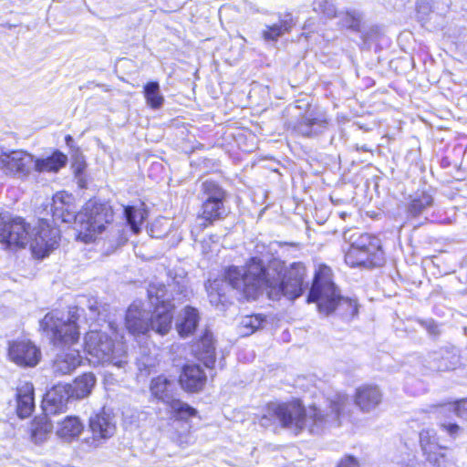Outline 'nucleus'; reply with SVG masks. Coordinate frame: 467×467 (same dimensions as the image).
<instances>
[{"mask_svg":"<svg viewBox=\"0 0 467 467\" xmlns=\"http://www.w3.org/2000/svg\"><path fill=\"white\" fill-rule=\"evenodd\" d=\"M383 398L382 391L375 385H363L357 389L354 401L363 412H371L378 408Z\"/></svg>","mask_w":467,"mask_h":467,"instance_id":"nucleus-14","label":"nucleus"},{"mask_svg":"<svg viewBox=\"0 0 467 467\" xmlns=\"http://www.w3.org/2000/svg\"><path fill=\"white\" fill-rule=\"evenodd\" d=\"M307 302L316 303L318 311L325 315L337 310L342 317L350 318L358 311L356 300L340 296L332 280V270L327 265H320L316 272Z\"/></svg>","mask_w":467,"mask_h":467,"instance_id":"nucleus-6","label":"nucleus"},{"mask_svg":"<svg viewBox=\"0 0 467 467\" xmlns=\"http://www.w3.org/2000/svg\"><path fill=\"white\" fill-rule=\"evenodd\" d=\"M198 311L191 306H186L181 314L177 324V330L182 337L191 335L197 327L199 323Z\"/></svg>","mask_w":467,"mask_h":467,"instance_id":"nucleus-26","label":"nucleus"},{"mask_svg":"<svg viewBox=\"0 0 467 467\" xmlns=\"http://www.w3.org/2000/svg\"><path fill=\"white\" fill-rule=\"evenodd\" d=\"M198 359L202 360L205 367L211 368L215 363V348L213 334L206 331L194 349Z\"/></svg>","mask_w":467,"mask_h":467,"instance_id":"nucleus-23","label":"nucleus"},{"mask_svg":"<svg viewBox=\"0 0 467 467\" xmlns=\"http://www.w3.org/2000/svg\"><path fill=\"white\" fill-rule=\"evenodd\" d=\"M360 21L361 15L355 10L347 12L341 18V24L343 26H346L347 28H350L355 31L358 30Z\"/></svg>","mask_w":467,"mask_h":467,"instance_id":"nucleus-35","label":"nucleus"},{"mask_svg":"<svg viewBox=\"0 0 467 467\" xmlns=\"http://www.w3.org/2000/svg\"><path fill=\"white\" fill-rule=\"evenodd\" d=\"M144 97L147 104L154 109H160L164 102L158 82H149L144 86Z\"/></svg>","mask_w":467,"mask_h":467,"instance_id":"nucleus-30","label":"nucleus"},{"mask_svg":"<svg viewBox=\"0 0 467 467\" xmlns=\"http://www.w3.org/2000/svg\"><path fill=\"white\" fill-rule=\"evenodd\" d=\"M16 412L24 419L29 417L35 409L34 386L30 382L21 383L16 389Z\"/></svg>","mask_w":467,"mask_h":467,"instance_id":"nucleus-21","label":"nucleus"},{"mask_svg":"<svg viewBox=\"0 0 467 467\" xmlns=\"http://www.w3.org/2000/svg\"><path fill=\"white\" fill-rule=\"evenodd\" d=\"M144 211L136 209L133 206H126L124 208V214L128 224L133 233L138 234L140 230V224L144 221Z\"/></svg>","mask_w":467,"mask_h":467,"instance_id":"nucleus-33","label":"nucleus"},{"mask_svg":"<svg viewBox=\"0 0 467 467\" xmlns=\"http://www.w3.org/2000/svg\"><path fill=\"white\" fill-rule=\"evenodd\" d=\"M225 215L226 210L223 202L203 201L201 213L197 217V227L202 230Z\"/></svg>","mask_w":467,"mask_h":467,"instance_id":"nucleus-20","label":"nucleus"},{"mask_svg":"<svg viewBox=\"0 0 467 467\" xmlns=\"http://www.w3.org/2000/svg\"><path fill=\"white\" fill-rule=\"evenodd\" d=\"M8 355L19 366L35 367L40 359V350L29 340L14 341L9 345Z\"/></svg>","mask_w":467,"mask_h":467,"instance_id":"nucleus-12","label":"nucleus"},{"mask_svg":"<svg viewBox=\"0 0 467 467\" xmlns=\"http://www.w3.org/2000/svg\"><path fill=\"white\" fill-rule=\"evenodd\" d=\"M427 363L429 368L435 371H445L453 368V367L449 363L448 358L438 353L430 355Z\"/></svg>","mask_w":467,"mask_h":467,"instance_id":"nucleus-34","label":"nucleus"},{"mask_svg":"<svg viewBox=\"0 0 467 467\" xmlns=\"http://www.w3.org/2000/svg\"><path fill=\"white\" fill-rule=\"evenodd\" d=\"M67 157L60 151H55L46 158H34L33 170L37 172H57L67 163Z\"/></svg>","mask_w":467,"mask_h":467,"instance_id":"nucleus-24","label":"nucleus"},{"mask_svg":"<svg viewBox=\"0 0 467 467\" xmlns=\"http://www.w3.org/2000/svg\"><path fill=\"white\" fill-rule=\"evenodd\" d=\"M202 193L203 201L224 202L226 197L225 191L214 181L206 180L202 183Z\"/></svg>","mask_w":467,"mask_h":467,"instance_id":"nucleus-28","label":"nucleus"},{"mask_svg":"<svg viewBox=\"0 0 467 467\" xmlns=\"http://www.w3.org/2000/svg\"><path fill=\"white\" fill-rule=\"evenodd\" d=\"M95 384V375L93 373H84L78 377L72 384H66L64 387L68 390L71 398L84 399L91 393Z\"/></svg>","mask_w":467,"mask_h":467,"instance_id":"nucleus-22","label":"nucleus"},{"mask_svg":"<svg viewBox=\"0 0 467 467\" xmlns=\"http://www.w3.org/2000/svg\"><path fill=\"white\" fill-rule=\"evenodd\" d=\"M452 408L458 417L467 419V399L456 401Z\"/></svg>","mask_w":467,"mask_h":467,"instance_id":"nucleus-39","label":"nucleus"},{"mask_svg":"<svg viewBox=\"0 0 467 467\" xmlns=\"http://www.w3.org/2000/svg\"><path fill=\"white\" fill-rule=\"evenodd\" d=\"M71 396L64 385H58L49 390L43 401V410L47 416L66 411Z\"/></svg>","mask_w":467,"mask_h":467,"instance_id":"nucleus-15","label":"nucleus"},{"mask_svg":"<svg viewBox=\"0 0 467 467\" xmlns=\"http://www.w3.org/2000/svg\"><path fill=\"white\" fill-rule=\"evenodd\" d=\"M89 429L95 440H106L114 434L116 426L112 417L103 411L90 417Z\"/></svg>","mask_w":467,"mask_h":467,"instance_id":"nucleus-18","label":"nucleus"},{"mask_svg":"<svg viewBox=\"0 0 467 467\" xmlns=\"http://www.w3.org/2000/svg\"><path fill=\"white\" fill-rule=\"evenodd\" d=\"M420 446L430 462L437 467L441 466V459L444 458V454L438 451L441 449L439 445V437L432 429L421 431L420 433Z\"/></svg>","mask_w":467,"mask_h":467,"instance_id":"nucleus-16","label":"nucleus"},{"mask_svg":"<svg viewBox=\"0 0 467 467\" xmlns=\"http://www.w3.org/2000/svg\"><path fill=\"white\" fill-rule=\"evenodd\" d=\"M33 166L34 156L25 150H11L0 155V170L6 175L25 179L33 171Z\"/></svg>","mask_w":467,"mask_h":467,"instance_id":"nucleus-11","label":"nucleus"},{"mask_svg":"<svg viewBox=\"0 0 467 467\" xmlns=\"http://www.w3.org/2000/svg\"><path fill=\"white\" fill-rule=\"evenodd\" d=\"M348 399L346 395H337L334 400L325 408L310 406L306 409L299 400H293L287 403L270 404L267 408V414L261 420V424L265 425V420L268 417L276 418L281 425L289 428L296 433L307 429L311 433H320L326 429L340 425V416Z\"/></svg>","mask_w":467,"mask_h":467,"instance_id":"nucleus-3","label":"nucleus"},{"mask_svg":"<svg viewBox=\"0 0 467 467\" xmlns=\"http://www.w3.org/2000/svg\"><path fill=\"white\" fill-rule=\"evenodd\" d=\"M58 240V229L51 227L46 219L39 220L30 233L24 219L0 217V244L4 248L24 247L29 244L32 253L44 258L57 247Z\"/></svg>","mask_w":467,"mask_h":467,"instance_id":"nucleus-4","label":"nucleus"},{"mask_svg":"<svg viewBox=\"0 0 467 467\" xmlns=\"http://www.w3.org/2000/svg\"><path fill=\"white\" fill-rule=\"evenodd\" d=\"M279 263H273L275 269H265L262 261L252 258L244 269L232 266L225 271L223 278L209 281L206 285L210 303L219 307H224L229 303V293L236 289L245 297L256 298L265 291L269 298L279 299L281 296L293 300L301 296L306 287L304 285L306 267L302 263H293L281 277L280 273L275 272Z\"/></svg>","mask_w":467,"mask_h":467,"instance_id":"nucleus-1","label":"nucleus"},{"mask_svg":"<svg viewBox=\"0 0 467 467\" xmlns=\"http://www.w3.org/2000/svg\"><path fill=\"white\" fill-rule=\"evenodd\" d=\"M78 318L77 308L69 310L67 314L51 312L44 317L40 326L50 335L54 345H73L79 338Z\"/></svg>","mask_w":467,"mask_h":467,"instance_id":"nucleus-9","label":"nucleus"},{"mask_svg":"<svg viewBox=\"0 0 467 467\" xmlns=\"http://www.w3.org/2000/svg\"><path fill=\"white\" fill-rule=\"evenodd\" d=\"M179 381L185 390L196 392L204 386L206 375L199 365H186L183 367Z\"/></svg>","mask_w":467,"mask_h":467,"instance_id":"nucleus-17","label":"nucleus"},{"mask_svg":"<svg viewBox=\"0 0 467 467\" xmlns=\"http://www.w3.org/2000/svg\"><path fill=\"white\" fill-rule=\"evenodd\" d=\"M337 467H360L358 460L352 456H346L338 462Z\"/></svg>","mask_w":467,"mask_h":467,"instance_id":"nucleus-42","label":"nucleus"},{"mask_svg":"<svg viewBox=\"0 0 467 467\" xmlns=\"http://www.w3.org/2000/svg\"><path fill=\"white\" fill-rule=\"evenodd\" d=\"M292 28V17L288 15L273 26H267L263 31V37L266 41H276L279 36Z\"/></svg>","mask_w":467,"mask_h":467,"instance_id":"nucleus-27","label":"nucleus"},{"mask_svg":"<svg viewBox=\"0 0 467 467\" xmlns=\"http://www.w3.org/2000/svg\"><path fill=\"white\" fill-rule=\"evenodd\" d=\"M419 323L430 335L436 336L439 334L438 324L433 319L420 320Z\"/></svg>","mask_w":467,"mask_h":467,"instance_id":"nucleus-40","label":"nucleus"},{"mask_svg":"<svg viewBox=\"0 0 467 467\" xmlns=\"http://www.w3.org/2000/svg\"><path fill=\"white\" fill-rule=\"evenodd\" d=\"M73 201V196L65 192H59L53 196L51 212L55 223L57 222L71 223L72 221L77 223L78 214H76Z\"/></svg>","mask_w":467,"mask_h":467,"instance_id":"nucleus-13","label":"nucleus"},{"mask_svg":"<svg viewBox=\"0 0 467 467\" xmlns=\"http://www.w3.org/2000/svg\"><path fill=\"white\" fill-rule=\"evenodd\" d=\"M263 322L264 318L260 315H254L244 317L242 319L241 324L244 328L247 329L245 333L248 334L253 333L260 328Z\"/></svg>","mask_w":467,"mask_h":467,"instance_id":"nucleus-37","label":"nucleus"},{"mask_svg":"<svg viewBox=\"0 0 467 467\" xmlns=\"http://www.w3.org/2000/svg\"><path fill=\"white\" fill-rule=\"evenodd\" d=\"M150 392L158 400L167 404L181 420L195 416L197 411L187 403L175 397L177 384L164 376H158L151 380Z\"/></svg>","mask_w":467,"mask_h":467,"instance_id":"nucleus-10","label":"nucleus"},{"mask_svg":"<svg viewBox=\"0 0 467 467\" xmlns=\"http://www.w3.org/2000/svg\"><path fill=\"white\" fill-rule=\"evenodd\" d=\"M87 307L89 311V318L99 321L106 320L109 316V306L99 302L94 297L87 299Z\"/></svg>","mask_w":467,"mask_h":467,"instance_id":"nucleus-32","label":"nucleus"},{"mask_svg":"<svg viewBox=\"0 0 467 467\" xmlns=\"http://www.w3.org/2000/svg\"><path fill=\"white\" fill-rule=\"evenodd\" d=\"M345 240L349 248L345 254V262L351 267L366 268L379 266L384 262L380 241L368 234L350 231L345 232Z\"/></svg>","mask_w":467,"mask_h":467,"instance_id":"nucleus-8","label":"nucleus"},{"mask_svg":"<svg viewBox=\"0 0 467 467\" xmlns=\"http://www.w3.org/2000/svg\"><path fill=\"white\" fill-rule=\"evenodd\" d=\"M441 428L453 439L458 437L462 432V428L456 423H441Z\"/></svg>","mask_w":467,"mask_h":467,"instance_id":"nucleus-41","label":"nucleus"},{"mask_svg":"<svg viewBox=\"0 0 467 467\" xmlns=\"http://www.w3.org/2000/svg\"><path fill=\"white\" fill-rule=\"evenodd\" d=\"M53 429L52 423L46 418L35 420L32 424L31 438L36 444L45 442L50 435Z\"/></svg>","mask_w":467,"mask_h":467,"instance_id":"nucleus-29","label":"nucleus"},{"mask_svg":"<svg viewBox=\"0 0 467 467\" xmlns=\"http://www.w3.org/2000/svg\"><path fill=\"white\" fill-rule=\"evenodd\" d=\"M168 286L160 282H151L148 287V298L154 307L150 317L139 304L133 303L127 310L125 325L130 333L144 335L152 330L161 336L166 335L171 328L174 301L181 302L189 297L186 275L182 274H168Z\"/></svg>","mask_w":467,"mask_h":467,"instance_id":"nucleus-2","label":"nucleus"},{"mask_svg":"<svg viewBox=\"0 0 467 467\" xmlns=\"http://www.w3.org/2000/svg\"><path fill=\"white\" fill-rule=\"evenodd\" d=\"M433 199L431 195L422 192L410 201L407 212L410 216L417 217L421 214L425 209L431 207Z\"/></svg>","mask_w":467,"mask_h":467,"instance_id":"nucleus-31","label":"nucleus"},{"mask_svg":"<svg viewBox=\"0 0 467 467\" xmlns=\"http://www.w3.org/2000/svg\"><path fill=\"white\" fill-rule=\"evenodd\" d=\"M113 211L108 203L97 200L88 201L82 211L78 213L77 223L79 224V237L85 242H95L107 232L103 245L107 252H113L127 242L122 226L112 225Z\"/></svg>","mask_w":467,"mask_h":467,"instance_id":"nucleus-5","label":"nucleus"},{"mask_svg":"<svg viewBox=\"0 0 467 467\" xmlns=\"http://www.w3.org/2000/svg\"><path fill=\"white\" fill-rule=\"evenodd\" d=\"M80 363L79 351L68 348L57 355L52 368L55 374L62 376L73 372Z\"/></svg>","mask_w":467,"mask_h":467,"instance_id":"nucleus-19","label":"nucleus"},{"mask_svg":"<svg viewBox=\"0 0 467 467\" xmlns=\"http://www.w3.org/2000/svg\"><path fill=\"white\" fill-rule=\"evenodd\" d=\"M317 119L304 117L297 124L296 130L304 136H311L314 133L312 127L317 124Z\"/></svg>","mask_w":467,"mask_h":467,"instance_id":"nucleus-38","label":"nucleus"},{"mask_svg":"<svg viewBox=\"0 0 467 467\" xmlns=\"http://www.w3.org/2000/svg\"><path fill=\"white\" fill-rule=\"evenodd\" d=\"M108 328L118 337L115 327L108 324ZM85 349L90 361L98 364H111L124 368L128 364V352L125 343L113 339L107 331L91 329L85 336Z\"/></svg>","mask_w":467,"mask_h":467,"instance_id":"nucleus-7","label":"nucleus"},{"mask_svg":"<svg viewBox=\"0 0 467 467\" xmlns=\"http://www.w3.org/2000/svg\"><path fill=\"white\" fill-rule=\"evenodd\" d=\"M314 5L316 11L324 14L329 18L334 17L337 14V10L332 0H316Z\"/></svg>","mask_w":467,"mask_h":467,"instance_id":"nucleus-36","label":"nucleus"},{"mask_svg":"<svg viewBox=\"0 0 467 467\" xmlns=\"http://www.w3.org/2000/svg\"><path fill=\"white\" fill-rule=\"evenodd\" d=\"M83 428L84 426L78 417L67 416L63 420L57 422L56 433L65 441H71L81 433Z\"/></svg>","mask_w":467,"mask_h":467,"instance_id":"nucleus-25","label":"nucleus"},{"mask_svg":"<svg viewBox=\"0 0 467 467\" xmlns=\"http://www.w3.org/2000/svg\"><path fill=\"white\" fill-rule=\"evenodd\" d=\"M402 467H415V464L413 462L404 464Z\"/></svg>","mask_w":467,"mask_h":467,"instance_id":"nucleus-43","label":"nucleus"}]
</instances>
